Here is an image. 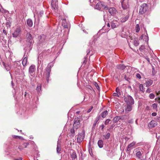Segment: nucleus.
<instances>
[{
	"label": "nucleus",
	"mask_w": 160,
	"mask_h": 160,
	"mask_svg": "<svg viewBox=\"0 0 160 160\" xmlns=\"http://www.w3.org/2000/svg\"><path fill=\"white\" fill-rule=\"evenodd\" d=\"M148 9V7L147 4L146 3H143L140 7L139 14H144L147 11Z\"/></svg>",
	"instance_id": "nucleus-1"
},
{
	"label": "nucleus",
	"mask_w": 160,
	"mask_h": 160,
	"mask_svg": "<svg viewBox=\"0 0 160 160\" xmlns=\"http://www.w3.org/2000/svg\"><path fill=\"white\" fill-rule=\"evenodd\" d=\"M124 101L128 104L132 105L134 103V101L133 98L130 95H127L124 98Z\"/></svg>",
	"instance_id": "nucleus-2"
},
{
	"label": "nucleus",
	"mask_w": 160,
	"mask_h": 160,
	"mask_svg": "<svg viewBox=\"0 0 160 160\" xmlns=\"http://www.w3.org/2000/svg\"><path fill=\"white\" fill-rule=\"evenodd\" d=\"M102 8H103L105 10L108 9V7L107 6H105L104 3L102 2H98L95 8L97 9L100 10Z\"/></svg>",
	"instance_id": "nucleus-3"
},
{
	"label": "nucleus",
	"mask_w": 160,
	"mask_h": 160,
	"mask_svg": "<svg viewBox=\"0 0 160 160\" xmlns=\"http://www.w3.org/2000/svg\"><path fill=\"white\" fill-rule=\"evenodd\" d=\"M21 32V28L20 26H18L14 30L13 33H12L13 37L17 38L19 36Z\"/></svg>",
	"instance_id": "nucleus-4"
},
{
	"label": "nucleus",
	"mask_w": 160,
	"mask_h": 160,
	"mask_svg": "<svg viewBox=\"0 0 160 160\" xmlns=\"http://www.w3.org/2000/svg\"><path fill=\"white\" fill-rule=\"evenodd\" d=\"M85 137V132L82 131L81 133H79L78 135L77 140L78 142L80 143L84 139Z\"/></svg>",
	"instance_id": "nucleus-5"
},
{
	"label": "nucleus",
	"mask_w": 160,
	"mask_h": 160,
	"mask_svg": "<svg viewBox=\"0 0 160 160\" xmlns=\"http://www.w3.org/2000/svg\"><path fill=\"white\" fill-rule=\"evenodd\" d=\"M80 121L78 118H75L74 120V123L73 124V127L75 130H77L80 127Z\"/></svg>",
	"instance_id": "nucleus-6"
},
{
	"label": "nucleus",
	"mask_w": 160,
	"mask_h": 160,
	"mask_svg": "<svg viewBox=\"0 0 160 160\" xmlns=\"http://www.w3.org/2000/svg\"><path fill=\"white\" fill-rule=\"evenodd\" d=\"M27 42L28 45H30L32 42L33 40L32 38L30 33H27Z\"/></svg>",
	"instance_id": "nucleus-7"
},
{
	"label": "nucleus",
	"mask_w": 160,
	"mask_h": 160,
	"mask_svg": "<svg viewBox=\"0 0 160 160\" xmlns=\"http://www.w3.org/2000/svg\"><path fill=\"white\" fill-rule=\"evenodd\" d=\"M108 12L111 15L115 16L117 12V11L114 8H108Z\"/></svg>",
	"instance_id": "nucleus-8"
},
{
	"label": "nucleus",
	"mask_w": 160,
	"mask_h": 160,
	"mask_svg": "<svg viewBox=\"0 0 160 160\" xmlns=\"http://www.w3.org/2000/svg\"><path fill=\"white\" fill-rule=\"evenodd\" d=\"M117 67L118 69H120L122 70H123L125 69V68H126V69L128 70H130L132 69V68L130 66H127L126 67L122 64H120L118 65Z\"/></svg>",
	"instance_id": "nucleus-9"
},
{
	"label": "nucleus",
	"mask_w": 160,
	"mask_h": 160,
	"mask_svg": "<svg viewBox=\"0 0 160 160\" xmlns=\"http://www.w3.org/2000/svg\"><path fill=\"white\" fill-rule=\"evenodd\" d=\"M157 125V123L154 120H152L148 124L149 128L154 127Z\"/></svg>",
	"instance_id": "nucleus-10"
},
{
	"label": "nucleus",
	"mask_w": 160,
	"mask_h": 160,
	"mask_svg": "<svg viewBox=\"0 0 160 160\" xmlns=\"http://www.w3.org/2000/svg\"><path fill=\"white\" fill-rule=\"evenodd\" d=\"M136 144L135 142H133L131 143L128 145L127 148V150L128 151H130L131 149L133 148V147Z\"/></svg>",
	"instance_id": "nucleus-11"
},
{
	"label": "nucleus",
	"mask_w": 160,
	"mask_h": 160,
	"mask_svg": "<svg viewBox=\"0 0 160 160\" xmlns=\"http://www.w3.org/2000/svg\"><path fill=\"white\" fill-rule=\"evenodd\" d=\"M153 81L151 79H148L146 81L145 83L146 86L147 87H149L153 83Z\"/></svg>",
	"instance_id": "nucleus-12"
},
{
	"label": "nucleus",
	"mask_w": 160,
	"mask_h": 160,
	"mask_svg": "<svg viewBox=\"0 0 160 160\" xmlns=\"http://www.w3.org/2000/svg\"><path fill=\"white\" fill-rule=\"evenodd\" d=\"M28 144L29 143H24L22 145L19 146L18 148L20 150H23L24 148H26Z\"/></svg>",
	"instance_id": "nucleus-13"
},
{
	"label": "nucleus",
	"mask_w": 160,
	"mask_h": 160,
	"mask_svg": "<svg viewBox=\"0 0 160 160\" xmlns=\"http://www.w3.org/2000/svg\"><path fill=\"white\" fill-rule=\"evenodd\" d=\"M129 15L128 14L126 16H122L121 18L120 19L121 21L122 22H125L128 19Z\"/></svg>",
	"instance_id": "nucleus-14"
},
{
	"label": "nucleus",
	"mask_w": 160,
	"mask_h": 160,
	"mask_svg": "<svg viewBox=\"0 0 160 160\" xmlns=\"http://www.w3.org/2000/svg\"><path fill=\"white\" fill-rule=\"evenodd\" d=\"M131 105L130 104H128L125 108V112H128L132 110V107Z\"/></svg>",
	"instance_id": "nucleus-15"
},
{
	"label": "nucleus",
	"mask_w": 160,
	"mask_h": 160,
	"mask_svg": "<svg viewBox=\"0 0 160 160\" xmlns=\"http://www.w3.org/2000/svg\"><path fill=\"white\" fill-rule=\"evenodd\" d=\"M122 8L124 9H126L128 7V4H126L125 2V1L123 0L122 2Z\"/></svg>",
	"instance_id": "nucleus-16"
},
{
	"label": "nucleus",
	"mask_w": 160,
	"mask_h": 160,
	"mask_svg": "<svg viewBox=\"0 0 160 160\" xmlns=\"http://www.w3.org/2000/svg\"><path fill=\"white\" fill-rule=\"evenodd\" d=\"M61 150V145L59 143L58 141V142L57 148V152L58 153H60Z\"/></svg>",
	"instance_id": "nucleus-17"
},
{
	"label": "nucleus",
	"mask_w": 160,
	"mask_h": 160,
	"mask_svg": "<svg viewBox=\"0 0 160 160\" xmlns=\"http://www.w3.org/2000/svg\"><path fill=\"white\" fill-rule=\"evenodd\" d=\"M139 90L140 91L142 92H145V88L144 87L143 84H139Z\"/></svg>",
	"instance_id": "nucleus-18"
},
{
	"label": "nucleus",
	"mask_w": 160,
	"mask_h": 160,
	"mask_svg": "<svg viewBox=\"0 0 160 160\" xmlns=\"http://www.w3.org/2000/svg\"><path fill=\"white\" fill-rule=\"evenodd\" d=\"M108 114V112L107 110L101 113V116L103 118H105Z\"/></svg>",
	"instance_id": "nucleus-19"
},
{
	"label": "nucleus",
	"mask_w": 160,
	"mask_h": 160,
	"mask_svg": "<svg viewBox=\"0 0 160 160\" xmlns=\"http://www.w3.org/2000/svg\"><path fill=\"white\" fill-rule=\"evenodd\" d=\"M27 61L28 59L27 58H24L22 61V64L24 67H25V66L27 65Z\"/></svg>",
	"instance_id": "nucleus-20"
},
{
	"label": "nucleus",
	"mask_w": 160,
	"mask_h": 160,
	"mask_svg": "<svg viewBox=\"0 0 160 160\" xmlns=\"http://www.w3.org/2000/svg\"><path fill=\"white\" fill-rule=\"evenodd\" d=\"M50 71H47L45 72L44 73L45 74H47L46 76V78L47 81L48 83L49 81V78L50 77Z\"/></svg>",
	"instance_id": "nucleus-21"
},
{
	"label": "nucleus",
	"mask_w": 160,
	"mask_h": 160,
	"mask_svg": "<svg viewBox=\"0 0 160 160\" xmlns=\"http://www.w3.org/2000/svg\"><path fill=\"white\" fill-rule=\"evenodd\" d=\"M98 146L100 148H102L103 147V142L102 140H99L98 143Z\"/></svg>",
	"instance_id": "nucleus-22"
},
{
	"label": "nucleus",
	"mask_w": 160,
	"mask_h": 160,
	"mask_svg": "<svg viewBox=\"0 0 160 160\" xmlns=\"http://www.w3.org/2000/svg\"><path fill=\"white\" fill-rule=\"evenodd\" d=\"M41 85H38L37 87V90L38 94H41Z\"/></svg>",
	"instance_id": "nucleus-23"
},
{
	"label": "nucleus",
	"mask_w": 160,
	"mask_h": 160,
	"mask_svg": "<svg viewBox=\"0 0 160 160\" xmlns=\"http://www.w3.org/2000/svg\"><path fill=\"white\" fill-rule=\"evenodd\" d=\"M71 158L72 159H75L77 158V156L76 153L74 151H73V152L71 153Z\"/></svg>",
	"instance_id": "nucleus-24"
},
{
	"label": "nucleus",
	"mask_w": 160,
	"mask_h": 160,
	"mask_svg": "<svg viewBox=\"0 0 160 160\" xmlns=\"http://www.w3.org/2000/svg\"><path fill=\"white\" fill-rule=\"evenodd\" d=\"M27 25L30 27H31L32 25V22L31 19H28L27 21Z\"/></svg>",
	"instance_id": "nucleus-25"
},
{
	"label": "nucleus",
	"mask_w": 160,
	"mask_h": 160,
	"mask_svg": "<svg viewBox=\"0 0 160 160\" xmlns=\"http://www.w3.org/2000/svg\"><path fill=\"white\" fill-rule=\"evenodd\" d=\"M116 92L120 96L121 95V92L120 89L118 87H117L116 89Z\"/></svg>",
	"instance_id": "nucleus-26"
},
{
	"label": "nucleus",
	"mask_w": 160,
	"mask_h": 160,
	"mask_svg": "<svg viewBox=\"0 0 160 160\" xmlns=\"http://www.w3.org/2000/svg\"><path fill=\"white\" fill-rule=\"evenodd\" d=\"M51 5L52 7L54 10L58 9V5H56L54 2H52Z\"/></svg>",
	"instance_id": "nucleus-27"
},
{
	"label": "nucleus",
	"mask_w": 160,
	"mask_h": 160,
	"mask_svg": "<svg viewBox=\"0 0 160 160\" xmlns=\"http://www.w3.org/2000/svg\"><path fill=\"white\" fill-rule=\"evenodd\" d=\"M110 134L108 132L107 133L106 135H104L103 136V137L105 139H109L110 137Z\"/></svg>",
	"instance_id": "nucleus-28"
},
{
	"label": "nucleus",
	"mask_w": 160,
	"mask_h": 160,
	"mask_svg": "<svg viewBox=\"0 0 160 160\" xmlns=\"http://www.w3.org/2000/svg\"><path fill=\"white\" fill-rule=\"evenodd\" d=\"M121 118L119 116H116L113 119V122L116 123Z\"/></svg>",
	"instance_id": "nucleus-29"
},
{
	"label": "nucleus",
	"mask_w": 160,
	"mask_h": 160,
	"mask_svg": "<svg viewBox=\"0 0 160 160\" xmlns=\"http://www.w3.org/2000/svg\"><path fill=\"white\" fill-rule=\"evenodd\" d=\"M136 155L139 159H141V158L142 155L141 152L138 151L136 153Z\"/></svg>",
	"instance_id": "nucleus-30"
},
{
	"label": "nucleus",
	"mask_w": 160,
	"mask_h": 160,
	"mask_svg": "<svg viewBox=\"0 0 160 160\" xmlns=\"http://www.w3.org/2000/svg\"><path fill=\"white\" fill-rule=\"evenodd\" d=\"M75 129L74 128V127H73V128H71L70 130V132L72 134L71 135L72 137H73L74 136L75 133Z\"/></svg>",
	"instance_id": "nucleus-31"
},
{
	"label": "nucleus",
	"mask_w": 160,
	"mask_h": 160,
	"mask_svg": "<svg viewBox=\"0 0 160 160\" xmlns=\"http://www.w3.org/2000/svg\"><path fill=\"white\" fill-rule=\"evenodd\" d=\"M135 29L136 30V32H138L140 30V28L139 24H137L136 25L135 27Z\"/></svg>",
	"instance_id": "nucleus-32"
},
{
	"label": "nucleus",
	"mask_w": 160,
	"mask_h": 160,
	"mask_svg": "<svg viewBox=\"0 0 160 160\" xmlns=\"http://www.w3.org/2000/svg\"><path fill=\"white\" fill-rule=\"evenodd\" d=\"M134 45L136 46H137L139 44V42L138 40H134L133 42Z\"/></svg>",
	"instance_id": "nucleus-33"
},
{
	"label": "nucleus",
	"mask_w": 160,
	"mask_h": 160,
	"mask_svg": "<svg viewBox=\"0 0 160 160\" xmlns=\"http://www.w3.org/2000/svg\"><path fill=\"white\" fill-rule=\"evenodd\" d=\"M100 115H98V116H97V117L96 118L95 121V122H96V123H97V122L98 121V120L100 119Z\"/></svg>",
	"instance_id": "nucleus-34"
},
{
	"label": "nucleus",
	"mask_w": 160,
	"mask_h": 160,
	"mask_svg": "<svg viewBox=\"0 0 160 160\" xmlns=\"http://www.w3.org/2000/svg\"><path fill=\"white\" fill-rule=\"evenodd\" d=\"M149 97L150 99H153L155 97V95L153 93H151L149 94Z\"/></svg>",
	"instance_id": "nucleus-35"
},
{
	"label": "nucleus",
	"mask_w": 160,
	"mask_h": 160,
	"mask_svg": "<svg viewBox=\"0 0 160 160\" xmlns=\"http://www.w3.org/2000/svg\"><path fill=\"white\" fill-rule=\"evenodd\" d=\"M111 26L112 28H115L116 27V25L113 22H111Z\"/></svg>",
	"instance_id": "nucleus-36"
},
{
	"label": "nucleus",
	"mask_w": 160,
	"mask_h": 160,
	"mask_svg": "<svg viewBox=\"0 0 160 160\" xmlns=\"http://www.w3.org/2000/svg\"><path fill=\"white\" fill-rule=\"evenodd\" d=\"M111 121V120L109 119H107L105 121V122L104 124L106 125H107L109 123V122Z\"/></svg>",
	"instance_id": "nucleus-37"
},
{
	"label": "nucleus",
	"mask_w": 160,
	"mask_h": 160,
	"mask_svg": "<svg viewBox=\"0 0 160 160\" xmlns=\"http://www.w3.org/2000/svg\"><path fill=\"white\" fill-rule=\"evenodd\" d=\"M83 59H84V60L83 62L82 65H85L86 63L87 62V58L85 57V58H84Z\"/></svg>",
	"instance_id": "nucleus-38"
},
{
	"label": "nucleus",
	"mask_w": 160,
	"mask_h": 160,
	"mask_svg": "<svg viewBox=\"0 0 160 160\" xmlns=\"http://www.w3.org/2000/svg\"><path fill=\"white\" fill-rule=\"evenodd\" d=\"M35 66L34 65H32L29 68V70H33L35 69Z\"/></svg>",
	"instance_id": "nucleus-39"
},
{
	"label": "nucleus",
	"mask_w": 160,
	"mask_h": 160,
	"mask_svg": "<svg viewBox=\"0 0 160 160\" xmlns=\"http://www.w3.org/2000/svg\"><path fill=\"white\" fill-rule=\"evenodd\" d=\"M155 100L157 101L158 103H160V96L156 98Z\"/></svg>",
	"instance_id": "nucleus-40"
},
{
	"label": "nucleus",
	"mask_w": 160,
	"mask_h": 160,
	"mask_svg": "<svg viewBox=\"0 0 160 160\" xmlns=\"http://www.w3.org/2000/svg\"><path fill=\"white\" fill-rule=\"evenodd\" d=\"M13 138H19V139H22V137L18 136H13Z\"/></svg>",
	"instance_id": "nucleus-41"
},
{
	"label": "nucleus",
	"mask_w": 160,
	"mask_h": 160,
	"mask_svg": "<svg viewBox=\"0 0 160 160\" xmlns=\"http://www.w3.org/2000/svg\"><path fill=\"white\" fill-rule=\"evenodd\" d=\"M145 48V46H144L142 45L139 48V50L140 51L143 50Z\"/></svg>",
	"instance_id": "nucleus-42"
},
{
	"label": "nucleus",
	"mask_w": 160,
	"mask_h": 160,
	"mask_svg": "<svg viewBox=\"0 0 160 160\" xmlns=\"http://www.w3.org/2000/svg\"><path fill=\"white\" fill-rule=\"evenodd\" d=\"M152 107L154 109H156L157 107V104L156 103H154L152 105Z\"/></svg>",
	"instance_id": "nucleus-43"
},
{
	"label": "nucleus",
	"mask_w": 160,
	"mask_h": 160,
	"mask_svg": "<svg viewBox=\"0 0 160 160\" xmlns=\"http://www.w3.org/2000/svg\"><path fill=\"white\" fill-rule=\"evenodd\" d=\"M136 76L137 78L139 79H141V75L139 73H136Z\"/></svg>",
	"instance_id": "nucleus-44"
},
{
	"label": "nucleus",
	"mask_w": 160,
	"mask_h": 160,
	"mask_svg": "<svg viewBox=\"0 0 160 160\" xmlns=\"http://www.w3.org/2000/svg\"><path fill=\"white\" fill-rule=\"evenodd\" d=\"M113 96H116L118 97H119L120 96L118 95L117 92H114L113 94Z\"/></svg>",
	"instance_id": "nucleus-45"
},
{
	"label": "nucleus",
	"mask_w": 160,
	"mask_h": 160,
	"mask_svg": "<svg viewBox=\"0 0 160 160\" xmlns=\"http://www.w3.org/2000/svg\"><path fill=\"white\" fill-rule=\"evenodd\" d=\"M151 92V89L150 88H148L146 91V92L149 93Z\"/></svg>",
	"instance_id": "nucleus-46"
},
{
	"label": "nucleus",
	"mask_w": 160,
	"mask_h": 160,
	"mask_svg": "<svg viewBox=\"0 0 160 160\" xmlns=\"http://www.w3.org/2000/svg\"><path fill=\"white\" fill-rule=\"evenodd\" d=\"M92 108H93V107H91L89 109H88V110L87 111V112L88 113H89V112H90L92 110Z\"/></svg>",
	"instance_id": "nucleus-47"
},
{
	"label": "nucleus",
	"mask_w": 160,
	"mask_h": 160,
	"mask_svg": "<svg viewBox=\"0 0 160 160\" xmlns=\"http://www.w3.org/2000/svg\"><path fill=\"white\" fill-rule=\"evenodd\" d=\"M124 78L127 81H129V80H130V78H127V77L126 76H125V77H124Z\"/></svg>",
	"instance_id": "nucleus-48"
},
{
	"label": "nucleus",
	"mask_w": 160,
	"mask_h": 160,
	"mask_svg": "<svg viewBox=\"0 0 160 160\" xmlns=\"http://www.w3.org/2000/svg\"><path fill=\"white\" fill-rule=\"evenodd\" d=\"M157 114L156 112H154L152 113V115L153 116H156Z\"/></svg>",
	"instance_id": "nucleus-49"
},
{
	"label": "nucleus",
	"mask_w": 160,
	"mask_h": 160,
	"mask_svg": "<svg viewBox=\"0 0 160 160\" xmlns=\"http://www.w3.org/2000/svg\"><path fill=\"white\" fill-rule=\"evenodd\" d=\"M97 123H96V122H95L94 123H93L92 126V128H95V127Z\"/></svg>",
	"instance_id": "nucleus-50"
},
{
	"label": "nucleus",
	"mask_w": 160,
	"mask_h": 160,
	"mask_svg": "<svg viewBox=\"0 0 160 160\" xmlns=\"http://www.w3.org/2000/svg\"><path fill=\"white\" fill-rule=\"evenodd\" d=\"M95 85L96 87L98 89H99V86L96 83H95Z\"/></svg>",
	"instance_id": "nucleus-51"
},
{
	"label": "nucleus",
	"mask_w": 160,
	"mask_h": 160,
	"mask_svg": "<svg viewBox=\"0 0 160 160\" xmlns=\"http://www.w3.org/2000/svg\"><path fill=\"white\" fill-rule=\"evenodd\" d=\"M125 115L123 116H119L120 118H121L120 119H123L124 118V116H125Z\"/></svg>",
	"instance_id": "nucleus-52"
},
{
	"label": "nucleus",
	"mask_w": 160,
	"mask_h": 160,
	"mask_svg": "<svg viewBox=\"0 0 160 160\" xmlns=\"http://www.w3.org/2000/svg\"><path fill=\"white\" fill-rule=\"evenodd\" d=\"M51 69V66L48 65L47 67V70H50Z\"/></svg>",
	"instance_id": "nucleus-53"
},
{
	"label": "nucleus",
	"mask_w": 160,
	"mask_h": 160,
	"mask_svg": "<svg viewBox=\"0 0 160 160\" xmlns=\"http://www.w3.org/2000/svg\"><path fill=\"white\" fill-rule=\"evenodd\" d=\"M101 129L102 130L104 128L105 126L104 124H102L101 125Z\"/></svg>",
	"instance_id": "nucleus-54"
},
{
	"label": "nucleus",
	"mask_w": 160,
	"mask_h": 160,
	"mask_svg": "<svg viewBox=\"0 0 160 160\" xmlns=\"http://www.w3.org/2000/svg\"><path fill=\"white\" fill-rule=\"evenodd\" d=\"M156 138H158V139H159V138H160V136H158V135H157V133H156Z\"/></svg>",
	"instance_id": "nucleus-55"
},
{
	"label": "nucleus",
	"mask_w": 160,
	"mask_h": 160,
	"mask_svg": "<svg viewBox=\"0 0 160 160\" xmlns=\"http://www.w3.org/2000/svg\"><path fill=\"white\" fill-rule=\"evenodd\" d=\"M156 120L158 122H160V117L157 118Z\"/></svg>",
	"instance_id": "nucleus-56"
},
{
	"label": "nucleus",
	"mask_w": 160,
	"mask_h": 160,
	"mask_svg": "<svg viewBox=\"0 0 160 160\" xmlns=\"http://www.w3.org/2000/svg\"><path fill=\"white\" fill-rule=\"evenodd\" d=\"M29 73L31 74L34 71H29Z\"/></svg>",
	"instance_id": "nucleus-57"
},
{
	"label": "nucleus",
	"mask_w": 160,
	"mask_h": 160,
	"mask_svg": "<svg viewBox=\"0 0 160 160\" xmlns=\"http://www.w3.org/2000/svg\"><path fill=\"white\" fill-rule=\"evenodd\" d=\"M22 158H20L18 159H15L14 160H22Z\"/></svg>",
	"instance_id": "nucleus-58"
},
{
	"label": "nucleus",
	"mask_w": 160,
	"mask_h": 160,
	"mask_svg": "<svg viewBox=\"0 0 160 160\" xmlns=\"http://www.w3.org/2000/svg\"><path fill=\"white\" fill-rule=\"evenodd\" d=\"M3 32L4 33L6 34L7 33H6V31L5 30H3Z\"/></svg>",
	"instance_id": "nucleus-59"
},
{
	"label": "nucleus",
	"mask_w": 160,
	"mask_h": 160,
	"mask_svg": "<svg viewBox=\"0 0 160 160\" xmlns=\"http://www.w3.org/2000/svg\"><path fill=\"white\" fill-rule=\"evenodd\" d=\"M157 95L159 96L160 94V91H159L158 92H157Z\"/></svg>",
	"instance_id": "nucleus-60"
},
{
	"label": "nucleus",
	"mask_w": 160,
	"mask_h": 160,
	"mask_svg": "<svg viewBox=\"0 0 160 160\" xmlns=\"http://www.w3.org/2000/svg\"><path fill=\"white\" fill-rule=\"evenodd\" d=\"M90 3L93 2H94V0H89Z\"/></svg>",
	"instance_id": "nucleus-61"
},
{
	"label": "nucleus",
	"mask_w": 160,
	"mask_h": 160,
	"mask_svg": "<svg viewBox=\"0 0 160 160\" xmlns=\"http://www.w3.org/2000/svg\"><path fill=\"white\" fill-rule=\"evenodd\" d=\"M107 27H108V28H109L110 27V25L109 23H108L107 25Z\"/></svg>",
	"instance_id": "nucleus-62"
},
{
	"label": "nucleus",
	"mask_w": 160,
	"mask_h": 160,
	"mask_svg": "<svg viewBox=\"0 0 160 160\" xmlns=\"http://www.w3.org/2000/svg\"><path fill=\"white\" fill-rule=\"evenodd\" d=\"M132 120H129V123H131L132 122Z\"/></svg>",
	"instance_id": "nucleus-63"
},
{
	"label": "nucleus",
	"mask_w": 160,
	"mask_h": 160,
	"mask_svg": "<svg viewBox=\"0 0 160 160\" xmlns=\"http://www.w3.org/2000/svg\"><path fill=\"white\" fill-rule=\"evenodd\" d=\"M146 108L147 109H149V107L148 106H147V107H146Z\"/></svg>",
	"instance_id": "nucleus-64"
}]
</instances>
